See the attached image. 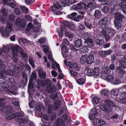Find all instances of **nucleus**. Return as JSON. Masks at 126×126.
<instances>
[{"label":"nucleus","instance_id":"obj_38","mask_svg":"<svg viewBox=\"0 0 126 126\" xmlns=\"http://www.w3.org/2000/svg\"><path fill=\"white\" fill-rule=\"evenodd\" d=\"M87 55H85L82 56L80 58V62L81 64H84L86 62Z\"/></svg>","mask_w":126,"mask_h":126},{"label":"nucleus","instance_id":"obj_15","mask_svg":"<svg viewBox=\"0 0 126 126\" xmlns=\"http://www.w3.org/2000/svg\"><path fill=\"white\" fill-rule=\"evenodd\" d=\"M90 120L95 126H101L105 124V121L101 118H95Z\"/></svg>","mask_w":126,"mask_h":126},{"label":"nucleus","instance_id":"obj_17","mask_svg":"<svg viewBox=\"0 0 126 126\" xmlns=\"http://www.w3.org/2000/svg\"><path fill=\"white\" fill-rule=\"evenodd\" d=\"M99 110L96 108H93L90 113L89 117L90 120H92L93 118H95L99 114Z\"/></svg>","mask_w":126,"mask_h":126},{"label":"nucleus","instance_id":"obj_63","mask_svg":"<svg viewBox=\"0 0 126 126\" xmlns=\"http://www.w3.org/2000/svg\"><path fill=\"white\" fill-rule=\"evenodd\" d=\"M65 44L67 45H69V43L67 39L64 38L63 39V42L62 43V45H65Z\"/></svg>","mask_w":126,"mask_h":126},{"label":"nucleus","instance_id":"obj_6","mask_svg":"<svg viewBox=\"0 0 126 126\" xmlns=\"http://www.w3.org/2000/svg\"><path fill=\"white\" fill-rule=\"evenodd\" d=\"M117 105L115 104L111 100H105L104 103L100 107V109L102 110L107 112H110L112 110V107H117Z\"/></svg>","mask_w":126,"mask_h":126},{"label":"nucleus","instance_id":"obj_4","mask_svg":"<svg viewBox=\"0 0 126 126\" xmlns=\"http://www.w3.org/2000/svg\"><path fill=\"white\" fill-rule=\"evenodd\" d=\"M20 52L21 56L25 61H26L27 59V55L23 52V50L18 45H15L13 48L12 53L13 54V60L14 62H16L17 61L16 57L18 56L17 53Z\"/></svg>","mask_w":126,"mask_h":126},{"label":"nucleus","instance_id":"obj_34","mask_svg":"<svg viewBox=\"0 0 126 126\" xmlns=\"http://www.w3.org/2000/svg\"><path fill=\"white\" fill-rule=\"evenodd\" d=\"M94 15L95 17L96 18H100L102 16V14L100 10H95Z\"/></svg>","mask_w":126,"mask_h":126},{"label":"nucleus","instance_id":"obj_42","mask_svg":"<svg viewBox=\"0 0 126 126\" xmlns=\"http://www.w3.org/2000/svg\"><path fill=\"white\" fill-rule=\"evenodd\" d=\"M86 81L85 79L84 78H80L77 80V83L80 85H82L84 84Z\"/></svg>","mask_w":126,"mask_h":126},{"label":"nucleus","instance_id":"obj_60","mask_svg":"<svg viewBox=\"0 0 126 126\" xmlns=\"http://www.w3.org/2000/svg\"><path fill=\"white\" fill-rule=\"evenodd\" d=\"M80 50L84 53H86L88 52V49L86 47H84L80 49Z\"/></svg>","mask_w":126,"mask_h":126},{"label":"nucleus","instance_id":"obj_57","mask_svg":"<svg viewBox=\"0 0 126 126\" xmlns=\"http://www.w3.org/2000/svg\"><path fill=\"white\" fill-rule=\"evenodd\" d=\"M8 13V10L5 9H3L2 10L1 13L2 14L3 16H6L7 14Z\"/></svg>","mask_w":126,"mask_h":126},{"label":"nucleus","instance_id":"obj_59","mask_svg":"<svg viewBox=\"0 0 126 126\" xmlns=\"http://www.w3.org/2000/svg\"><path fill=\"white\" fill-rule=\"evenodd\" d=\"M15 16L13 14H11L9 15V18L11 22H13L15 20Z\"/></svg>","mask_w":126,"mask_h":126},{"label":"nucleus","instance_id":"obj_53","mask_svg":"<svg viewBox=\"0 0 126 126\" xmlns=\"http://www.w3.org/2000/svg\"><path fill=\"white\" fill-rule=\"evenodd\" d=\"M85 25L87 28L89 29H91L93 27L91 24L88 22L86 20L85 21Z\"/></svg>","mask_w":126,"mask_h":126},{"label":"nucleus","instance_id":"obj_32","mask_svg":"<svg viewBox=\"0 0 126 126\" xmlns=\"http://www.w3.org/2000/svg\"><path fill=\"white\" fill-rule=\"evenodd\" d=\"M114 24L115 27L117 30L120 29L122 27L121 22L114 20Z\"/></svg>","mask_w":126,"mask_h":126},{"label":"nucleus","instance_id":"obj_24","mask_svg":"<svg viewBox=\"0 0 126 126\" xmlns=\"http://www.w3.org/2000/svg\"><path fill=\"white\" fill-rule=\"evenodd\" d=\"M125 17L123 15L119 13H116L114 15L115 19L114 20L121 22Z\"/></svg>","mask_w":126,"mask_h":126},{"label":"nucleus","instance_id":"obj_64","mask_svg":"<svg viewBox=\"0 0 126 126\" xmlns=\"http://www.w3.org/2000/svg\"><path fill=\"white\" fill-rule=\"evenodd\" d=\"M56 91V88L54 86H53L51 87L49 90V91L52 93L55 92Z\"/></svg>","mask_w":126,"mask_h":126},{"label":"nucleus","instance_id":"obj_22","mask_svg":"<svg viewBox=\"0 0 126 126\" xmlns=\"http://www.w3.org/2000/svg\"><path fill=\"white\" fill-rule=\"evenodd\" d=\"M116 72L118 74V76L123 81L124 79V76L125 74V71L123 70H122L121 68L120 67H117L116 69Z\"/></svg>","mask_w":126,"mask_h":126},{"label":"nucleus","instance_id":"obj_49","mask_svg":"<svg viewBox=\"0 0 126 126\" xmlns=\"http://www.w3.org/2000/svg\"><path fill=\"white\" fill-rule=\"evenodd\" d=\"M52 67L53 69H55L56 68H59V65L57 63V62L54 61H52Z\"/></svg>","mask_w":126,"mask_h":126},{"label":"nucleus","instance_id":"obj_58","mask_svg":"<svg viewBox=\"0 0 126 126\" xmlns=\"http://www.w3.org/2000/svg\"><path fill=\"white\" fill-rule=\"evenodd\" d=\"M13 100V103L16 106H18L19 105V103L17 99L15 98L12 99Z\"/></svg>","mask_w":126,"mask_h":126},{"label":"nucleus","instance_id":"obj_46","mask_svg":"<svg viewBox=\"0 0 126 126\" xmlns=\"http://www.w3.org/2000/svg\"><path fill=\"white\" fill-rule=\"evenodd\" d=\"M119 64L123 68H126V62L122 60H120L119 61Z\"/></svg>","mask_w":126,"mask_h":126},{"label":"nucleus","instance_id":"obj_11","mask_svg":"<svg viewBox=\"0 0 126 126\" xmlns=\"http://www.w3.org/2000/svg\"><path fill=\"white\" fill-rule=\"evenodd\" d=\"M120 96V98L117 97L116 99L114 100V103L118 106V104L119 103V100L122 103L126 104V92H121Z\"/></svg>","mask_w":126,"mask_h":126},{"label":"nucleus","instance_id":"obj_47","mask_svg":"<svg viewBox=\"0 0 126 126\" xmlns=\"http://www.w3.org/2000/svg\"><path fill=\"white\" fill-rule=\"evenodd\" d=\"M67 60L65 59L64 60V64L67 67L68 66L70 68H72L73 66V64H72L71 62H68L67 63Z\"/></svg>","mask_w":126,"mask_h":126},{"label":"nucleus","instance_id":"obj_27","mask_svg":"<svg viewBox=\"0 0 126 126\" xmlns=\"http://www.w3.org/2000/svg\"><path fill=\"white\" fill-rule=\"evenodd\" d=\"M62 53L64 58H66L67 56L66 53L68 50V48L65 45H62Z\"/></svg>","mask_w":126,"mask_h":126},{"label":"nucleus","instance_id":"obj_35","mask_svg":"<svg viewBox=\"0 0 126 126\" xmlns=\"http://www.w3.org/2000/svg\"><path fill=\"white\" fill-rule=\"evenodd\" d=\"M114 78V76L111 75H109L106 77L105 79H104L111 83Z\"/></svg>","mask_w":126,"mask_h":126},{"label":"nucleus","instance_id":"obj_18","mask_svg":"<svg viewBox=\"0 0 126 126\" xmlns=\"http://www.w3.org/2000/svg\"><path fill=\"white\" fill-rule=\"evenodd\" d=\"M15 24L16 25L20 26L23 28H25L26 25V23L23 19H21L19 18L16 19Z\"/></svg>","mask_w":126,"mask_h":126},{"label":"nucleus","instance_id":"obj_43","mask_svg":"<svg viewBox=\"0 0 126 126\" xmlns=\"http://www.w3.org/2000/svg\"><path fill=\"white\" fill-rule=\"evenodd\" d=\"M77 15V13L74 12L68 15L67 17L69 19L73 20L75 19V17Z\"/></svg>","mask_w":126,"mask_h":126},{"label":"nucleus","instance_id":"obj_54","mask_svg":"<svg viewBox=\"0 0 126 126\" xmlns=\"http://www.w3.org/2000/svg\"><path fill=\"white\" fill-rule=\"evenodd\" d=\"M32 17L29 15H25L23 19L25 20L26 23L27 21H31L32 20Z\"/></svg>","mask_w":126,"mask_h":126},{"label":"nucleus","instance_id":"obj_45","mask_svg":"<svg viewBox=\"0 0 126 126\" xmlns=\"http://www.w3.org/2000/svg\"><path fill=\"white\" fill-rule=\"evenodd\" d=\"M88 76H92L93 75V70L92 68H88L86 70Z\"/></svg>","mask_w":126,"mask_h":126},{"label":"nucleus","instance_id":"obj_36","mask_svg":"<svg viewBox=\"0 0 126 126\" xmlns=\"http://www.w3.org/2000/svg\"><path fill=\"white\" fill-rule=\"evenodd\" d=\"M46 40L47 38L45 36H43L38 39L37 42L40 44H43L45 43Z\"/></svg>","mask_w":126,"mask_h":126},{"label":"nucleus","instance_id":"obj_31","mask_svg":"<svg viewBox=\"0 0 126 126\" xmlns=\"http://www.w3.org/2000/svg\"><path fill=\"white\" fill-rule=\"evenodd\" d=\"M82 42L80 39H78L76 40L74 42L75 46L77 47H79L82 45Z\"/></svg>","mask_w":126,"mask_h":126},{"label":"nucleus","instance_id":"obj_8","mask_svg":"<svg viewBox=\"0 0 126 126\" xmlns=\"http://www.w3.org/2000/svg\"><path fill=\"white\" fill-rule=\"evenodd\" d=\"M13 31L12 24L9 22L7 23L5 28V32L4 27L0 28V33L1 32V35L4 38H6L9 36L10 33Z\"/></svg>","mask_w":126,"mask_h":126},{"label":"nucleus","instance_id":"obj_33","mask_svg":"<svg viewBox=\"0 0 126 126\" xmlns=\"http://www.w3.org/2000/svg\"><path fill=\"white\" fill-rule=\"evenodd\" d=\"M91 35L88 32L87 33H84L82 34L81 35V37L84 40H86L90 39L89 38L91 37Z\"/></svg>","mask_w":126,"mask_h":126},{"label":"nucleus","instance_id":"obj_62","mask_svg":"<svg viewBox=\"0 0 126 126\" xmlns=\"http://www.w3.org/2000/svg\"><path fill=\"white\" fill-rule=\"evenodd\" d=\"M67 28L68 29V30L69 29L71 30H74L75 29V25L74 24L71 23L70 24L69 26Z\"/></svg>","mask_w":126,"mask_h":126},{"label":"nucleus","instance_id":"obj_9","mask_svg":"<svg viewBox=\"0 0 126 126\" xmlns=\"http://www.w3.org/2000/svg\"><path fill=\"white\" fill-rule=\"evenodd\" d=\"M5 68V66L2 64V61L0 59V78L1 79H5V76L3 73L10 76H12L14 74V72L11 69H7L4 70Z\"/></svg>","mask_w":126,"mask_h":126},{"label":"nucleus","instance_id":"obj_30","mask_svg":"<svg viewBox=\"0 0 126 126\" xmlns=\"http://www.w3.org/2000/svg\"><path fill=\"white\" fill-rule=\"evenodd\" d=\"M100 93L102 95L105 97H107L109 94L108 90L105 89L101 90L100 91Z\"/></svg>","mask_w":126,"mask_h":126},{"label":"nucleus","instance_id":"obj_20","mask_svg":"<svg viewBox=\"0 0 126 126\" xmlns=\"http://www.w3.org/2000/svg\"><path fill=\"white\" fill-rule=\"evenodd\" d=\"M33 22L34 25H36V26H34L33 28V32H41L42 30L41 28L40 25L38 22L36 18L34 19Z\"/></svg>","mask_w":126,"mask_h":126},{"label":"nucleus","instance_id":"obj_21","mask_svg":"<svg viewBox=\"0 0 126 126\" xmlns=\"http://www.w3.org/2000/svg\"><path fill=\"white\" fill-rule=\"evenodd\" d=\"M110 72L109 67L108 66L102 69L101 72V78L103 79H105L106 75L109 74Z\"/></svg>","mask_w":126,"mask_h":126},{"label":"nucleus","instance_id":"obj_12","mask_svg":"<svg viewBox=\"0 0 126 126\" xmlns=\"http://www.w3.org/2000/svg\"><path fill=\"white\" fill-rule=\"evenodd\" d=\"M36 79V73L34 72H32L28 84V91L30 90L32 91H33L35 90V86L32 83L33 80H35Z\"/></svg>","mask_w":126,"mask_h":126},{"label":"nucleus","instance_id":"obj_26","mask_svg":"<svg viewBox=\"0 0 126 126\" xmlns=\"http://www.w3.org/2000/svg\"><path fill=\"white\" fill-rule=\"evenodd\" d=\"M112 52L111 50L110 49L106 51H100L99 53L102 57H105L110 54Z\"/></svg>","mask_w":126,"mask_h":126},{"label":"nucleus","instance_id":"obj_10","mask_svg":"<svg viewBox=\"0 0 126 126\" xmlns=\"http://www.w3.org/2000/svg\"><path fill=\"white\" fill-rule=\"evenodd\" d=\"M108 22V19L107 17H103L99 22V26L96 28V31L99 32L98 29H102L103 30L106 29L108 28L107 24Z\"/></svg>","mask_w":126,"mask_h":126},{"label":"nucleus","instance_id":"obj_40","mask_svg":"<svg viewBox=\"0 0 126 126\" xmlns=\"http://www.w3.org/2000/svg\"><path fill=\"white\" fill-rule=\"evenodd\" d=\"M94 74V76H98L99 74L100 70L99 68L98 67H95L93 70Z\"/></svg>","mask_w":126,"mask_h":126},{"label":"nucleus","instance_id":"obj_51","mask_svg":"<svg viewBox=\"0 0 126 126\" xmlns=\"http://www.w3.org/2000/svg\"><path fill=\"white\" fill-rule=\"evenodd\" d=\"M35 102L33 100L29 101V105L31 108H33L35 106Z\"/></svg>","mask_w":126,"mask_h":126},{"label":"nucleus","instance_id":"obj_48","mask_svg":"<svg viewBox=\"0 0 126 126\" xmlns=\"http://www.w3.org/2000/svg\"><path fill=\"white\" fill-rule=\"evenodd\" d=\"M56 33H57L60 38H61L62 37L63 33L60 29L58 28L57 29Z\"/></svg>","mask_w":126,"mask_h":126},{"label":"nucleus","instance_id":"obj_39","mask_svg":"<svg viewBox=\"0 0 126 126\" xmlns=\"http://www.w3.org/2000/svg\"><path fill=\"white\" fill-rule=\"evenodd\" d=\"M122 80H121L118 79L114 78V79L112 82L111 84L114 85H118L121 82Z\"/></svg>","mask_w":126,"mask_h":126},{"label":"nucleus","instance_id":"obj_25","mask_svg":"<svg viewBox=\"0 0 126 126\" xmlns=\"http://www.w3.org/2000/svg\"><path fill=\"white\" fill-rule=\"evenodd\" d=\"M11 68H12L16 73H19L22 69L21 66L18 64H16L14 66H12ZM23 68H22V69Z\"/></svg>","mask_w":126,"mask_h":126},{"label":"nucleus","instance_id":"obj_41","mask_svg":"<svg viewBox=\"0 0 126 126\" xmlns=\"http://www.w3.org/2000/svg\"><path fill=\"white\" fill-rule=\"evenodd\" d=\"M84 43L85 44L86 43L89 47H92L94 45L93 40L90 39H89L86 41H85Z\"/></svg>","mask_w":126,"mask_h":126},{"label":"nucleus","instance_id":"obj_3","mask_svg":"<svg viewBox=\"0 0 126 126\" xmlns=\"http://www.w3.org/2000/svg\"><path fill=\"white\" fill-rule=\"evenodd\" d=\"M61 1H57L54 3L53 5L51 7V10L54 12V14L57 15H60L63 14L62 11L58 10H62V7L65 6H67L74 3L75 0H60Z\"/></svg>","mask_w":126,"mask_h":126},{"label":"nucleus","instance_id":"obj_5","mask_svg":"<svg viewBox=\"0 0 126 126\" xmlns=\"http://www.w3.org/2000/svg\"><path fill=\"white\" fill-rule=\"evenodd\" d=\"M84 1L85 3L80 2L77 5V8L80 10L85 9L86 10L89 9L92 11L93 4L95 2L94 0H84Z\"/></svg>","mask_w":126,"mask_h":126},{"label":"nucleus","instance_id":"obj_52","mask_svg":"<svg viewBox=\"0 0 126 126\" xmlns=\"http://www.w3.org/2000/svg\"><path fill=\"white\" fill-rule=\"evenodd\" d=\"M5 79L6 81L11 84L15 82L14 79L12 78H10L9 79L6 78Z\"/></svg>","mask_w":126,"mask_h":126},{"label":"nucleus","instance_id":"obj_61","mask_svg":"<svg viewBox=\"0 0 126 126\" xmlns=\"http://www.w3.org/2000/svg\"><path fill=\"white\" fill-rule=\"evenodd\" d=\"M73 68L76 70L79 71L80 68L76 63H73Z\"/></svg>","mask_w":126,"mask_h":126},{"label":"nucleus","instance_id":"obj_55","mask_svg":"<svg viewBox=\"0 0 126 126\" xmlns=\"http://www.w3.org/2000/svg\"><path fill=\"white\" fill-rule=\"evenodd\" d=\"M95 42L97 45H101L104 43V40L102 39H97L95 40Z\"/></svg>","mask_w":126,"mask_h":126},{"label":"nucleus","instance_id":"obj_13","mask_svg":"<svg viewBox=\"0 0 126 126\" xmlns=\"http://www.w3.org/2000/svg\"><path fill=\"white\" fill-rule=\"evenodd\" d=\"M61 28L64 32V34L65 37H67L70 41H71L73 37V34L68 30V29L63 25L61 26Z\"/></svg>","mask_w":126,"mask_h":126},{"label":"nucleus","instance_id":"obj_56","mask_svg":"<svg viewBox=\"0 0 126 126\" xmlns=\"http://www.w3.org/2000/svg\"><path fill=\"white\" fill-rule=\"evenodd\" d=\"M20 8L22 11L24 13H27L28 12V9L24 6H21L20 7Z\"/></svg>","mask_w":126,"mask_h":126},{"label":"nucleus","instance_id":"obj_37","mask_svg":"<svg viewBox=\"0 0 126 126\" xmlns=\"http://www.w3.org/2000/svg\"><path fill=\"white\" fill-rule=\"evenodd\" d=\"M92 101L93 104L95 105L99 102V99L96 96H94L92 98Z\"/></svg>","mask_w":126,"mask_h":126},{"label":"nucleus","instance_id":"obj_28","mask_svg":"<svg viewBox=\"0 0 126 126\" xmlns=\"http://www.w3.org/2000/svg\"><path fill=\"white\" fill-rule=\"evenodd\" d=\"M94 60V56L92 54H90L87 56L86 61L87 63L89 64H90L93 63Z\"/></svg>","mask_w":126,"mask_h":126},{"label":"nucleus","instance_id":"obj_7","mask_svg":"<svg viewBox=\"0 0 126 126\" xmlns=\"http://www.w3.org/2000/svg\"><path fill=\"white\" fill-rule=\"evenodd\" d=\"M98 29L99 32L100 33V34H99L101 35V37H102L103 36H105L106 40L109 39L110 36H113L116 33L114 29H109L108 28L104 30H103L102 29L100 30L99 28Z\"/></svg>","mask_w":126,"mask_h":126},{"label":"nucleus","instance_id":"obj_23","mask_svg":"<svg viewBox=\"0 0 126 126\" xmlns=\"http://www.w3.org/2000/svg\"><path fill=\"white\" fill-rule=\"evenodd\" d=\"M13 1V0H4L3 1V4H7V5L9 6L12 8H14L16 6V4L14 2H10Z\"/></svg>","mask_w":126,"mask_h":126},{"label":"nucleus","instance_id":"obj_1","mask_svg":"<svg viewBox=\"0 0 126 126\" xmlns=\"http://www.w3.org/2000/svg\"><path fill=\"white\" fill-rule=\"evenodd\" d=\"M5 100L4 98L0 99V107L3 108L1 111L5 113V115H8L6 119L10 120L14 119L18 122L21 126H25L28 124L27 120L25 118H20L23 116L24 115L22 111H21L20 112L17 113L16 111H13L11 106H4L5 103L4 101Z\"/></svg>","mask_w":126,"mask_h":126},{"label":"nucleus","instance_id":"obj_44","mask_svg":"<svg viewBox=\"0 0 126 126\" xmlns=\"http://www.w3.org/2000/svg\"><path fill=\"white\" fill-rule=\"evenodd\" d=\"M119 92V89H115L112 90L111 91V94L115 96H117Z\"/></svg>","mask_w":126,"mask_h":126},{"label":"nucleus","instance_id":"obj_19","mask_svg":"<svg viewBox=\"0 0 126 126\" xmlns=\"http://www.w3.org/2000/svg\"><path fill=\"white\" fill-rule=\"evenodd\" d=\"M0 85L1 87L5 88V90L6 91V93L7 94H10L12 93V94L14 95H16L17 94L16 92H14L13 91L9 90L7 88L8 87V85L6 84L5 82L1 80L0 81Z\"/></svg>","mask_w":126,"mask_h":126},{"label":"nucleus","instance_id":"obj_14","mask_svg":"<svg viewBox=\"0 0 126 126\" xmlns=\"http://www.w3.org/2000/svg\"><path fill=\"white\" fill-rule=\"evenodd\" d=\"M114 3V8L113 9L114 10L111 9V11H114L115 10H118L120 8H124L126 7V0L124 1H123L121 2H120V3L118 5V2L117 1L115 2Z\"/></svg>","mask_w":126,"mask_h":126},{"label":"nucleus","instance_id":"obj_29","mask_svg":"<svg viewBox=\"0 0 126 126\" xmlns=\"http://www.w3.org/2000/svg\"><path fill=\"white\" fill-rule=\"evenodd\" d=\"M56 123L57 126H65L64 121L61 118L58 119Z\"/></svg>","mask_w":126,"mask_h":126},{"label":"nucleus","instance_id":"obj_50","mask_svg":"<svg viewBox=\"0 0 126 126\" xmlns=\"http://www.w3.org/2000/svg\"><path fill=\"white\" fill-rule=\"evenodd\" d=\"M33 27L32 24L31 22H29L27 25L26 30L28 31L30 30L31 29H33Z\"/></svg>","mask_w":126,"mask_h":126},{"label":"nucleus","instance_id":"obj_2","mask_svg":"<svg viewBox=\"0 0 126 126\" xmlns=\"http://www.w3.org/2000/svg\"><path fill=\"white\" fill-rule=\"evenodd\" d=\"M51 102L50 100L47 98V101L45 102V104L48 107V113L45 114L43 116L44 119L48 120H54L56 118V115L55 113L52 112V111L53 110H56L58 109L60 105V100H56L54 102L52 106L50 105Z\"/></svg>","mask_w":126,"mask_h":126},{"label":"nucleus","instance_id":"obj_16","mask_svg":"<svg viewBox=\"0 0 126 126\" xmlns=\"http://www.w3.org/2000/svg\"><path fill=\"white\" fill-rule=\"evenodd\" d=\"M37 84L36 85V86L38 89H39L40 88V86H44L48 84L50 85L51 82L48 79L42 81L39 79H37Z\"/></svg>","mask_w":126,"mask_h":126}]
</instances>
